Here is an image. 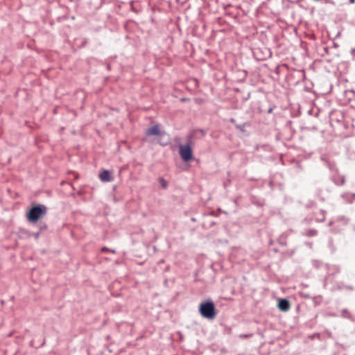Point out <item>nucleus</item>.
<instances>
[{
    "instance_id": "f257e3e1",
    "label": "nucleus",
    "mask_w": 355,
    "mask_h": 355,
    "mask_svg": "<svg viewBox=\"0 0 355 355\" xmlns=\"http://www.w3.org/2000/svg\"><path fill=\"white\" fill-rule=\"evenodd\" d=\"M199 312L202 317L207 319H214L216 315L214 304L211 301L201 303Z\"/></svg>"
},
{
    "instance_id": "f03ea898",
    "label": "nucleus",
    "mask_w": 355,
    "mask_h": 355,
    "mask_svg": "<svg viewBox=\"0 0 355 355\" xmlns=\"http://www.w3.org/2000/svg\"><path fill=\"white\" fill-rule=\"evenodd\" d=\"M46 209L43 205L33 207L27 213V219L31 223H35L46 214Z\"/></svg>"
},
{
    "instance_id": "7ed1b4c3",
    "label": "nucleus",
    "mask_w": 355,
    "mask_h": 355,
    "mask_svg": "<svg viewBox=\"0 0 355 355\" xmlns=\"http://www.w3.org/2000/svg\"><path fill=\"white\" fill-rule=\"evenodd\" d=\"M179 154L184 162H188L192 158V149L190 144L180 145Z\"/></svg>"
},
{
    "instance_id": "20e7f679",
    "label": "nucleus",
    "mask_w": 355,
    "mask_h": 355,
    "mask_svg": "<svg viewBox=\"0 0 355 355\" xmlns=\"http://www.w3.org/2000/svg\"><path fill=\"white\" fill-rule=\"evenodd\" d=\"M278 308L282 311H287L290 309V303L286 299H280L277 304Z\"/></svg>"
},
{
    "instance_id": "39448f33",
    "label": "nucleus",
    "mask_w": 355,
    "mask_h": 355,
    "mask_svg": "<svg viewBox=\"0 0 355 355\" xmlns=\"http://www.w3.org/2000/svg\"><path fill=\"white\" fill-rule=\"evenodd\" d=\"M99 179L103 182H110L113 180L110 173L107 170H103L99 174Z\"/></svg>"
},
{
    "instance_id": "423d86ee",
    "label": "nucleus",
    "mask_w": 355,
    "mask_h": 355,
    "mask_svg": "<svg viewBox=\"0 0 355 355\" xmlns=\"http://www.w3.org/2000/svg\"><path fill=\"white\" fill-rule=\"evenodd\" d=\"M146 134L148 135H159L160 130L159 126L158 125H155L146 130Z\"/></svg>"
},
{
    "instance_id": "0eeeda50",
    "label": "nucleus",
    "mask_w": 355,
    "mask_h": 355,
    "mask_svg": "<svg viewBox=\"0 0 355 355\" xmlns=\"http://www.w3.org/2000/svg\"><path fill=\"white\" fill-rule=\"evenodd\" d=\"M159 182L163 189H166L168 186V182L162 178H159Z\"/></svg>"
},
{
    "instance_id": "6e6552de",
    "label": "nucleus",
    "mask_w": 355,
    "mask_h": 355,
    "mask_svg": "<svg viewBox=\"0 0 355 355\" xmlns=\"http://www.w3.org/2000/svg\"><path fill=\"white\" fill-rule=\"evenodd\" d=\"M317 234V231L315 230H309L306 232V235L308 236H313Z\"/></svg>"
},
{
    "instance_id": "1a4fd4ad",
    "label": "nucleus",
    "mask_w": 355,
    "mask_h": 355,
    "mask_svg": "<svg viewBox=\"0 0 355 355\" xmlns=\"http://www.w3.org/2000/svg\"><path fill=\"white\" fill-rule=\"evenodd\" d=\"M101 251L102 252H109L110 249L104 247V248H102Z\"/></svg>"
},
{
    "instance_id": "9d476101",
    "label": "nucleus",
    "mask_w": 355,
    "mask_h": 355,
    "mask_svg": "<svg viewBox=\"0 0 355 355\" xmlns=\"http://www.w3.org/2000/svg\"><path fill=\"white\" fill-rule=\"evenodd\" d=\"M110 252L113 253V254H115L116 253V251L114 250H110Z\"/></svg>"
},
{
    "instance_id": "9b49d317",
    "label": "nucleus",
    "mask_w": 355,
    "mask_h": 355,
    "mask_svg": "<svg viewBox=\"0 0 355 355\" xmlns=\"http://www.w3.org/2000/svg\"><path fill=\"white\" fill-rule=\"evenodd\" d=\"M248 336L247 335H241V337L247 338Z\"/></svg>"
}]
</instances>
